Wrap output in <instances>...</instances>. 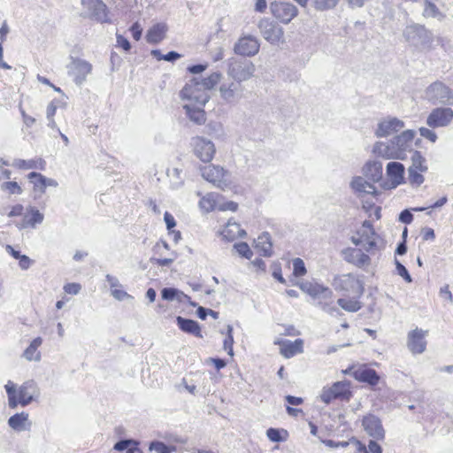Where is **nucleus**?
<instances>
[{"mask_svg":"<svg viewBox=\"0 0 453 453\" xmlns=\"http://www.w3.org/2000/svg\"><path fill=\"white\" fill-rule=\"evenodd\" d=\"M372 152L386 159H398V157H402L401 154L397 153L395 150L392 140L389 142H376L373 146Z\"/></svg>","mask_w":453,"mask_h":453,"instance_id":"nucleus-27","label":"nucleus"},{"mask_svg":"<svg viewBox=\"0 0 453 453\" xmlns=\"http://www.w3.org/2000/svg\"><path fill=\"white\" fill-rule=\"evenodd\" d=\"M149 449L156 453H172L174 447H170L163 441H153L150 443Z\"/></svg>","mask_w":453,"mask_h":453,"instance_id":"nucleus-50","label":"nucleus"},{"mask_svg":"<svg viewBox=\"0 0 453 453\" xmlns=\"http://www.w3.org/2000/svg\"><path fill=\"white\" fill-rule=\"evenodd\" d=\"M362 426L367 434L376 440H382L385 437V430L381 420L373 414L364 417Z\"/></svg>","mask_w":453,"mask_h":453,"instance_id":"nucleus-20","label":"nucleus"},{"mask_svg":"<svg viewBox=\"0 0 453 453\" xmlns=\"http://www.w3.org/2000/svg\"><path fill=\"white\" fill-rule=\"evenodd\" d=\"M423 14L425 17L437 18L440 20L444 18V15L439 11L438 7L429 0H425Z\"/></svg>","mask_w":453,"mask_h":453,"instance_id":"nucleus-46","label":"nucleus"},{"mask_svg":"<svg viewBox=\"0 0 453 453\" xmlns=\"http://www.w3.org/2000/svg\"><path fill=\"white\" fill-rule=\"evenodd\" d=\"M194 152L203 162H210L215 154L214 143L201 136L193 139Z\"/></svg>","mask_w":453,"mask_h":453,"instance_id":"nucleus-13","label":"nucleus"},{"mask_svg":"<svg viewBox=\"0 0 453 453\" xmlns=\"http://www.w3.org/2000/svg\"><path fill=\"white\" fill-rule=\"evenodd\" d=\"M234 336H233V326L231 325H227L226 326V337L223 342V348L227 351L229 356H234Z\"/></svg>","mask_w":453,"mask_h":453,"instance_id":"nucleus-51","label":"nucleus"},{"mask_svg":"<svg viewBox=\"0 0 453 453\" xmlns=\"http://www.w3.org/2000/svg\"><path fill=\"white\" fill-rule=\"evenodd\" d=\"M280 432L281 431L277 428L271 427L266 430V436L271 441L280 442L286 440L281 436Z\"/></svg>","mask_w":453,"mask_h":453,"instance_id":"nucleus-57","label":"nucleus"},{"mask_svg":"<svg viewBox=\"0 0 453 453\" xmlns=\"http://www.w3.org/2000/svg\"><path fill=\"white\" fill-rule=\"evenodd\" d=\"M234 249L241 257L247 259H250L253 255L250 246L243 242L235 243Z\"/></svg>","mask_w":453,"mask_h":453,"instance_id":"nucleus-53","label":"nucleus"},{"mask_svg":"<svg viewBox=\"0 0 453 453\" xmlns=\"http://www.w3.org/2000/svg\"><path fill=\"white\" fill-rule=\"evenodd\" d=\"M260 48L258 40L252 35H247L240 38L234 45V52L244 57L255 56Z\"/></svg>","mask_w":453,"mask_h":453,"instance_id":"nucleus-17","label":"nucleus"},{"mask_svg":"<svg viewBox=\"0 0 453 453\" xmlns=\"http://www.w3.org/2000/svg\"><path fill=\"white\" fill-rule=\"evenodd\" d=\"M359 298L360 297H357L356 296H353L351 298H339L337 303L346 311L356 312L362 308Z\"/></svg>","mask_w":453,"mask_h":453,"instance_id":"nucleus-40","label":"nucleus"},{"mask_svg":"<svg viewBox=\"0 0 453 453\" xmlns=\"http://www.w3.org/2000/svg\"><path fill=\"white\" fill-rule=\"evenodd\" d=\"M111 296L118 301L133 298L127 292L119 288L111 289Z\"/></svg>","mask_w":453,"mask_h":453,"instance_id":"nucleus-61","label":"nucleus"},{"mask_svg":"<svg viewBox=\"0 0 453 453\" xmlns=\"http://www.w3.org/2000/svg\"><path fill=\"white\" fill-rule=\"evenodd\" d=\"M338 0H314L313 6L317 11H325L334 8Z\"/></svg>","mask_w":453,"mask_h":453,"instance_id":"nucleus-54","label":"nucleus"},{"mask_svg":"<svg viewBox=\"0 0 453 453\" xmlns=\"http://www.w3.org/2000/svg\"><path fill=\"white\" fill-rule=\"evenodd\" d=\"M350 391L347 383L337 381L330 388H324L320 395L323 403L329 404L334 399H349Z\"/></svg>","mask_w":453,"mask_h":453,"instance_id":"nucleus-12","label":"nucleus"},{"mask_svg":"<svg viewBox=\"0 0 453 453\" xmlns=\"http://www.w3.org/2000/svg\"><path fill=\"white\" fill-rule=\"evenodd\" d=\"M270 10L277 19L285 24L289 23L298 14L297 8L288 2H273Z\"/></svg>","mask_w":453,"mask_h":453,"instance_id":"nucleus-11","label":"nucleus"},{"mask_svg":"<svg viewBox=\"0 0 453 453\" xmlns=\"http://www.w3.org/2000/svg\"><path fill=\"white\" fill-rule=\"evenodd\" d=\"M36 392L35 384L34 381L29 380L23 383L18 390V404L25 407L34 401V396Z\"/></svg>","mask_w":453,"mask_h":453,"instance_id":"nucleus-26","label":"nucleus"},{"mask_svg":"<svg viewBox=\"0 0 453 453\" xmlns=\"http://www.w3.org/2000/svg\"><path fill=\"white\" fill-rule=\"evenodd\" d=\"M303 342L301 339H296L294 342L288 341L283 344L280 353L286 357H291L303 352Z\"/></svg>","mask_w":453,"mask_h":453,"instance_id":"nucleus-38","label":"nucleus"},{"mask_svg":"<svg viewBox=\"0 0 453 453\" xmlns=\"http://www.w3.org/2000/svg\"><path fill=\"white\" fill-rule=\"evenodd\" d=\"M419 134L422 137L427 139L431 142H435L437 140V134L431 129L426 127H420Z\"/></svg>","mask_w":453,"mask_h":453,"instance_id":"nucleus-59","label":"nucleus"},{"mask_svg":"<svg viewBox=\"0 0 453 453\" xmlns=\"http://www.w3.org/2000/svg\"><path fill=\"white\" fill-rule=\"evenodd\" d=\"M257 27L264 39L271 44L278 45L284 42V30L276 22L262 19Z\"/></svg>","mask_w":453,"mask_h":453,"instance_id":"nucleus-6","label":"nucleus"},{"mask_svg":"<svg viewBox=\"0 0 453 453\" xmlns=\"http://www.w3.org/2000/svg\"><path fill=\"white\" fill-rule=\"evenodd\" d=\"M395 268H396L398 275H400L406 282H408V283L411 282L412 278L410 275L406 267L402 263H400L397 259H395Z\"/></svg>","mask_w":453,"mask_h":453,"instance_id":"nucleus-56","label":"nucleus"},{"mask_svg":"<svg viewBox=\"0 0 453 453\" xmlns=\"http://www.w3.org/2000/svg\"><path fill=\"white\" fill-rule=\"evenodd\" d=\"M335 290L342 291L347 295L361 297L365 288L362 281L352 273H346L335 276L333 280Z\"/></svg>","mask_w":453,"mask_h":453,"instance_id":"nucleus-3","label":"nucleus"},{"mask_svg":"<svg viewBox=\"0 0 453 453\" xmlns=\"http://www.w3.org/2000/svg\"><path fill=\"white\" fill-rule=\"evenodd\" d=\"M113 449L117 451L127 450V453H144L139 448V441L134 439L119 440L114 444Z\"/></svg>","mask_w":453,"mask_h":453,"instance_id":"nucleus-36","label":"nucleus"},{"mask_svg":"<svg viewBox=\"0 0 453 453\" xmlns=\"http://www.w3.org/2000/svg\"><path fill=\"white\" fill-rule=\"evenodd\" d=\"M399 220L404 224H411L413 220V215L409 210L405 209L400 212Z\"/></svg>","mask_w":453,"mask_h":453,"instance_id":"nucleus-63","label":"nucleus"},{"mask_svg":"<svg viewBox=\"0 0 453 453\" xmlns=\"http://www.w3.org/2000/svg\"><path fill=\"white\" fill-rule=\"evenodd\" d=\"M300 289L308 294L313 299L326 300L333 296V291L318 282L303 281L298 284Z\"/></svg>","mask_w":453,"mask_h":453,"instance_id":"nucleus-18","label":"nucleus"},{"mask_svg":"<svg viewBox=\"0 0 453 453\" xmlns=\"http://www.w3.org/2000/svg\"><path fill=\"white\" fill-rule=\"evenodd\" d=\"M425 97L432 104L453 105V89L441 81L426 88Z\"/></svg>","mask_w":453,"mask_h":453,"instance_id":"nucleus-2","label":"nucleus"},{"mask_svg":"<svg viewBox=\"0 0 453 453\" xmlns=\"http://www.w3.org/2000/svg\"><path fill=\"white\" fill-rule=\"evenodd\" d=\"M221 78L222 74L219 72H214L206 78H198V83L202 88L209 92V90L212 89L217 84L219 83Z\"/></svg>","mask_w":453,"mask_h":453,"instance_id":"nucleus-42","label":"nucleus"},{"mask_svg":"<svg viewBox=\"0 0 453 453\" xmlns=\"http://www.w3.org/2000/svg\"><path fill=\"white\" fill-rule=\"evenodd\" d=\"M357 234L361 235V238L364 241L363 249L366 252L373 254L378 250V244L376 242L378 235L375 233L371 221L365 220L362 227L358 230Z\"/></svg>","mask_w":453,"mask_h":453,"instance_id":"nucleus-15","label":"nucleus"},{"mask_svg":"<svg viewBox=\"0 0 453 453\" xmlns=\"http://www.w3.org/2000/svg\"><path fill=\"white\" fill-rule=\"evenodd\" d=\"M28 421V414L26 412L16 413L10 417L8 425L15 431H26L29 429L30 424L27 426Z\"/></svg>","mask_w":453,"mask_h":453,"instance_id":"nucleus-35","label":"nucleus"},{"mask_svg":"<svg viewBox=\"0 0 453 453\" xmlns=\"http://www.w3.org/2000/svg\"><path fill=\"white\" fill-rule=\"evenodd\" d=\"M404 165L399 162H389L386 167L387 175L393 188L404 183Z\"/></svg>","mask_w":453,"mask_h":453,"instance_id":"nucleus-23","label":"nucleus"},{"mask_svg":"<svg viewBox=\"0 0 453 453\" xmlns=\"http://www.w3.org/2000/svg\"><path fill=\"white\" fill-rule=\"evenodd\" d=\"M83 9L86 11L85 17H88L101 23L110 22L108 18V8L102 0H81Z\"/></svg>","mask_w":453,"mask_h":453,"instance_id":"nucleus-8","label":"nucleus"},{"mask_svg":"<svg viewBox=\"0 0 453 453\" xmlns=\"http://www.w3.org/2000/svg\"><path fill=\"white\" fill-rule=\"evenodd\" d=\"M200 172L205 180L220 189L224 190L229 186L227 172L220 166L214 165H205L200 168Z\"/></svg>","mask_w":453,"mask_h":453,"instance_id":"nucleus-7","label":"nucleus"},{"mask_svg":"<svg viewBox=\"0 0 453 453\" xmlns=\"http://www.w3.org/2000/svg\"><path fill=\"white\" fill-rule=\"evenodd\" d=\"M244 86L236 81H231L223 82L219 88L220 98L228 104H236L243 97Z\"/></svg>","mask_w":453,"mask_h":453,"instance_id":"nucleus-9","label":"nucleus"},{"mask_svg":"<svg viewBox=\"0 0 453 453\" xmlns=\"http://www.w3.org/2000/svg\"><path fill=\"white\" fill-rule=\"evenodd\" d=\"M116 41L117 46L122 48L125 51H128L131 49L129 41L122 35L117 34Z\"/></svg>","mask_w":453,"mask_h":453,"instance_id":"nucleus-60","label":"nucleus"},{"mask_svg":"<svg viewBox=\"0 0 453 453\" xmlns=\"http://www.w3.org/2000/svg\"><path fill=\"white\" fill-rule=\"evenodd\" d=\"M4 388L6 390L8 395V405L11 409H15L18 406V399L16 394V386L15 384L9 380L7 384H5Z\"/></svg>","mask_w":453,"mask_h":453,"instance_id":"nucleus-47","label":"nucleus"},{"mask_svg":"<svg viewBox=\"0 0 453 453\" xmlns=\"http://www.w3.org/2000/svg\"><path fill=\"white\" fill-rule=\"evenodd\" d=\"M222 235L223 238L228 241H233L235 238L245 236L246 232L241 228V226L238 223L230 219L223 229Z\"/></svg>","mask_w":453,"mask_h":453,"instance_id":"nucleus-34","label":"nucleus"},{"mask_svg":"<svg viewBox=\"0 0 453 453\" xmlns=\"http://www.w3.org/2000/svg\"><path fill=\"white\" fill-rule=\"evenodd\" d=\"M12 165L19 169H40L43 170L45 166V161L42 158L39 159H15Z\"/></svg>","mask_w":453,"mask_h":453,"instance_id":"nucleus-41","label":"nucleus"},{"mask_svg":"<svg viewBox=\"0 0 453 453\" xmlns=\"http://www.w3.org/2000/svg\"><path fill=\"white\" fill-rule=\"evenodd\" d=\"M453 120V110L449 107H437L432 110L426 119V125L431 128L448 127Z\"/></svg>","mask_w":453,"mask_h":453,"instance_id":"nucleus-10","label":"nucleus"},{"mask_svg":"<svg viewBox=\"0 0 453 453\" xmlns=\"http://www.w3.org/2000/svg\"><path fill=\"white\" fill-rule=\"evenodd\" d=\"M350 187L358 196L363 194L375 195L377 193L374 185L361 176L354 177L350 182Z\"/></svg>","mask_w":453,"mask_h":453,"instance_id":"nucleus-30","label":"nucleus"},{"mask_svg":"<svg viewBox=\"0 0 453 453\" xmlns=\"http://www.w3.org/2000/svg\"><path fill=\"white\" fill-rule=\"evenodd\" d=\"M419 171L418 170H416L415 168H409L408 169V173H409V182L411 185H415L417 187L420 186L424 180H425V178L424 176L418 173Z\"/></svg>","mask_w":453,"mask_h":453,"instance_id":"nucleus-52","label":"nucleus"},{"mask_svg":"<svg viewBox=\"0 0 453 453\" xmlns=\"http://www.w3.org/2000/svg\"><path fill=\"white\" fill-rule=\"evenodd\" d=\"M177 258L176 253H172L170 257L166 258H151V262L159 266H168Z\"/></svg>","mask_w":453,"mask_h":453,"instance_id":"nucleus-58","label":"nucleus"},{"mask_svg":"<svg viewBox=\"0 0 453 453\" xmlns=\"http://www.w3.org/2000/svg\"><path fill=\"white\" fill-rule=\"evenodd\" d=\"M411 161L412 165L409 168H415L420 173H425L427 171V166L425 165L426 159L419 151L415 150L412 153Z\"/></svg>","mask_w":453,"mask_h":453,"instance_id":"nucleus-48","label":"nucleus"},{"mask_svg":"<svg viewBox=\"0 0 453 453\" xmlns=\"http://www.w3.org/2000/svg\"><path fill=\"white\" fill-rule=\"evenodd\" d=\"M130 31L132 33L133 38L135 41H139L141 39L142 34V28L141 27V26L138 22H134L131 26Z\"/></svg>","mask_w":453,"mask_h":453,"instance_id":"nucleus-64","label":"nucleus"},{"mask_svg":"<svg viewBox=\"0 0 453 453\" xmlns=\"http://www.w3.org/2000/svg\"><path fill=\"white\" fill-rule=\"evenodd\" d=\"M272 247L271 236L266 232L260 234L255 240V248L258 250L261 256L271 257L273 254Z\"/></svg>","mask_w":453,"mask_h":453,"instance_id":"nucleus-33","label":"nucleus"},{"mask_svg":"<svg viewBox=\"0 0 453 453\" xmlns=\"http://www.w3.org/2000/svg\"><path fill=\"white\" fill-rule=\"evenodd\" d=\"M426 331L419 328H416L408 333L407 336V347L408 349L414 355L421 354L426 350V341L425 337Z\"/></svg>","mask_w":453,"mask_h":453,"instance_id":"nucleus-19","label":"nucleus"},{"mask_svg":"<svg viewBox=\"0 0 453 453\" xmlns=\"http://www.w3.org/2000/svg\"><path fill=\"white\" fill-rule=\"evenodd\" d=\"M81 288V287L78 283H67L64 286L65 292L70 295H77Z\"/></svg>","mask_w":453,"mask_h":453,"instance_id":"nucleus-62","label":"nucleus"},{"mask_svg":"<svg viewBox=\"0 0 453 453\" xmlns=\"http://www.w3.org/2000/svg\"><path fill=\"white\" fill-rule=\"evenodd\" d=\"M364 174L372 182H377L382 178V163L380 161H369L363 169Z\"/></svg>","mask_w":453,"mask_h":453,"instance_id":"nucleus-32","label":"nucleus"},{"mask_svg":"<svg viewBox=\"0 0 453 453\" xmlns=\"http://www.w3.org/2000/svg\"><path fill=\"white\" fill-rule=\"evenodd\" d=\"M167 26L165 23H157L146 34V41L150 44H157L164 40Z\"/></svg>","mask_w":453,"mask_h":453,"instance_id":"nucleus-31","label":"nucleus"},{"mask_svg":"<svg viewBox=\"0 0 453 453\" xmlns=\"http://www.w3.org/2000/svg\"><path fill=\"white\" fill-rule=\"evenodd\" d=\"M180 96L184 100H188V103L199 104L200 105H205L210 100L209 92L202 88L198 83V78H193L180 91Z\"/></svg>","mask_w":453,"mask_h":453,"instance_id":"nucleus-5","label":"nucleus"},{"mask_svg":"<svg viewBox=\"0 0 453 453\" xmlns=\"http://www.w3.org/2000/svg\"><path fill=\"white\" fill-rule=\"evenodd\" d=\"M306 267L304 262L297 257L293 260V274L296 277L303 276L306 273Z\"/></svg>","mask_w":453,"mask_h":453,"instance_id":"nucleus-55","label":"nucleus"},{"mask_svg":"<svg viewBox=\"0 0 453 453\" xmlns=\"http://www.w3.org/2000/svg\"><path fill=\"white\" fill-rule=\"evenodd\" d=\"M256 72L253 62L246 58H231L227 62L226 74L240 83L251 79Z\"/></svg>","mask_w":453,"mask_h":453,"instance_id":"nucleus-1","label":"nucleus"},{"mask_svg":"<svg viewBox=\"0 0 453 453\" xmlns=\"http://www.w3.org/2000/svg\"><path fill=\"white\" fill-rule=\"evenodd\" d=\"M342 256L346 262L359 268L369 265L371 263L370 257L360 249L347 248L342 251Z\"/></svg>","mask_w":453,"mask_h":453,"instance_id":"nucleus-22","label":"nucleus"},{"mask_svg":"<svg viewBox=\"0 0 453 453\" xmlns=\"http://www.w3.org/2000/svg\"><path fill=\"white\" fill-rule=\"evenodd\" d=\"M27 178L33 182L34 189L41 193H45L48 187L57 188L58 182L51 178H47L40 173L32 172L28 173Z\"/></svg>","mask_w":453,"mask_h":453,"instance_id":"nucleus-24","label":"nucleus"},{"mask_svg":"<svg viewBox=\"0 0 453 453\" xmlns=\"http://www.w3.org/2000/svg\"><path fill=\"white\" fill-rule=\"evenodd\" d=\"M404 127V122L395 117H388L378 124L375 131L377 137H387L398 132Z\"/></svg>","mask_w":453,"mask_h":453,"instance_id":"nucleus-21","label":"nucleus"},{"mask_svg":"<svg viewBox=\"0 0 453 453\" xmlns=\"http://www.w3.org/2000/svg\"><path fill=\"white\" fill-rule=\"evenodd\" d=\"M42 339L41 337L35 338L29 346L25 349L23 356L28 361H39L41 359L40 352H37V349L42 345Z\"/></svg>","mask_w":453,"mask_h":453,"instance_id":"nucleus-39","label":"nucleus"},{"mask_svg":"<svg viewBox=\"0 0 453 453\" xmlns=\"http://www.w3.org/2000/svg\"><path fill=\"white\" fill-rule=\"evenodd\" d=\"M414 136L415 131L409 129L392 139L395 150L402 156L398 159L404 160L407 158V152L411 151L412 149Z\"/></svg>","mask_w":453,"mask_h":453,"instance_id":"nucleus-16","label":"nucleus"},{"mask_svg":"<svg viewBox=\"0 0 453 453\" xmlns=\"http://www.w3.org/2000/svg\"><path fill=\"white\" fill-rule=\"evenodd\" d=\"M26 214H28L30 228H35L36 226L42 224L44 219V215L34 206L27 207Z\"/></svg>","mask_w":453,"mask_h":453,"instance_id":"nucleus-44","label":"nucleus"},{"mask_svg":"<svg viewBox=\"0 0 453 453\" xmlns=\"http://www.w3.org/2000/svg\"><path fill=\"white\" fill-rule=\"evenodd\" d=\"M353 377L361 382L375 386L379 383L380 376L375 370L367 367H360L353 372Z\"/></svg>","mask_w":453,"mask_h":453,"instance_id":"nucleus-29","label":"nucleus"},{"mask_svg":"<svg viewBox=\"0 0 453 453\" xmlns=\"http://www.w3.org/2000/svg\"><path fill=\"white\" fill-rule=\"evenodd\" d=\"M176 323L182 332L192 334L198 338H203L201 327L197 321L178 316L176 317Z\"/></svg>","mask_w":453,"mask_h":453,"instance_id":"nucleus-28","label":"nucleus"},{"mask_svg":"<svg viewBox=\"0 0 453 453\" xmlns=\"http://www.w3.org/2000/svg\"><path fill=\"white\" fill-rule=\"evenodd\" d=\"M405 40L418 49H425L432 43L431 33L421 25L414 24L407 26L403 31Z\"/></svg>","mask_w":453,"mask_h":453,"instance_id":"nucleus-4","label":"nucleus"},{"mask_svg":"<svg viewBox=\"0 0 453 453\" xmlns=\"http://www.w3.org/2000/svg\"><path fill=\"white\" fill-rule=\"evenodd\" d=\"M203 106L199 104L188 103L183 105V109L190 121L196 125H203L206 120Z\"/></svg>","mask_w":453,"mask_h":453,"instance_id":"nucleus-25","label":"nucleus"},{"mask_svg":"<svg viewBox=\"0 0 453 453\" xmlns=\"http://www.w3.org/2000/svg\"><path fill=\"white\" fill-rule=\"evenodd\" d=\"M92 71V65L87 60L81 58H73L72 60L69 73L73 76L76 85L81 86L87 80V76Z\"/></svg>","mask_w":453,"mask_h":453,"instance_id":"nucleus-14","label":"nucleus"},{"mask_svg":"<svg viewBox=\"0 0 453 453\" xmlns=\"http://www.w3.org/2000/svg\"><path fill=\"white\" fill-rule=\"evenodd\" d=\"M161 297L165 301H177L179 303H182L184 300L189 299L188 296L175 288H164L161 290Z\"/></svg>","mask_w":453,"mask_h":453,"instance_id":"nucleus-37","label":"nucleus"},{"mask_svg":"<svg viewBox=\"0 0 453 453\" xmlns=\"http://www.w3.org/2000/svg\"><path fill=\"white\" fill-rule=\"evenodd\" d=\"M167 175L172 180V185L174 188H179L183 185L184 177L182 169L173 167L167 170Z\"/></svg>","mask_w":453,"mask_h":453,"instance_id":"nucleus-45","label":"nucleus"},{"mask_svg":"<svg viewBox=\"0 0 453 453\" xmlns=\"http://www.w3.org/2000/svg\"><path fill=\"white\" fill-rule=\"evenodd\" d=\"M217 194L208 193L203 196L199 201V207L203 212L212 211L216 208Z\"/></svg>","mask_w":453,"mask_h":453,"instance_id":"nucleus-43","label":"nucleus"},{"mask_svg":"<svg viewBox=\"0 0 453 453\" xmlns=\"http://www.w3.org/2000/svg\"><path fill=\"white\" fill-rule=\"evenodd\" d=\"M0 188L9 195H20L23 192L21 187L16 181H3L0 183Z\"/></svg>","mask_w":453,"mask_h":453,"instance_id":"nucleus-49","label":"nucleus"}]
</instances>
